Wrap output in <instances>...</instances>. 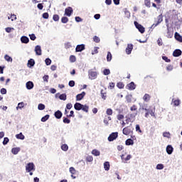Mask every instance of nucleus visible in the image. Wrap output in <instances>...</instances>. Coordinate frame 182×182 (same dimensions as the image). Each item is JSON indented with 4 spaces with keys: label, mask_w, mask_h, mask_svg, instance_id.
<instances>
[{
    "label": "nucleus",
    "mask_w": 182,
    "mask_h": 182,
    "mask_svg": "<svg viewBox=\"0 0 182 182\" xmlns=\"http://www.w3.org/2000/svg\"><path fill=\"white\" fill-rule=\"evenodd\" d=\"M182 55V51L180 49H176L173 52V56L174 58H178L180 56H181Z\"/></svg>",
    "instance_id": "obj_13"
},
{
    "label": "nucleus",
    "mask_w": 182,
    "mask_h": 182,
    "mask_svg": "<svg viewBox=\"0 0 182 182\" xmlns=\"http://www.w3.org/2000/svg\"><path fill=\"white\" fill-rule=\"evenodd\" d=\"M8 143H9V138L4 137V141H3V145L6 146V144H8Z\"/></svg>",
    "instance_id": "obj_53"
},
{
    "label": "nucleus",
    "mask_w": 182,
    "mask_h": 182,
    "mask_svg": "<svg viewBox=\"0 0 182 182\" xmlns=\"http://www.w3.org/2000/svg\"><path fill=\"white\" fill-rule=\"evenodd\" d=\"M134 25L135 28L138 29L140 33H144V32H146V28H144V26H141V24L139 23V22L134 21Z\"/></svg>",
    "instance_id": "obj_1"
},
{
    "label": "nucleus",
    "mask_w": 182,
    "mask_h": 182,
    "mask_svg": "<svg viewBox=\"0 0 182 182\" xmlns=\"http://www.w3.org/2000/svg\"><path fill=\"white\" fill-rule=\"evenodd\" d=\"M58 99H60V100H66L68 99V95H66L65 93H63V94H60L59 96H58Z\"/></svg>",
    "instance_id": "obj_29"
},
{
    "label": "nucleus",
    "mask_w": 182,
    "mask_h": 182,
    "mask_svg": "<svg viewBox=\"0 0 182 182\" xmlns=\"http://www.w3.org/2000/svg\"><path fill=\"white\" fill-rule=\"evenodd\" d=\"M162 60L166 62V63H170V62H171V60H170L168 57L164 55L162 56Z\"/></svg>",
    "instance_id": "obj_51"
},
{
    "label": "nucleus",
    "mask_w": 182,
    "mask_h": 182,
    "mask_svg": "<svg viewBox=\"0 0 182 182\" xmlns=\"http://www.w3.org/2000/svg\"><path fill=\"white\" fill-rule=\"evenodd\" d=\"M64 45L65 49H70V48H72V44L70 43V42L65 43Z\"/></svg>",
    "instance_id": "obj_57"
},
{
    "label": "nucleus",
    "mask_w": 182,
    "mask_h": 182,
    "mask_svg": "<svg viewBox=\"0 0 182 182\" xmlns=\"http://www.w3.org/2000/svg\"><path fill=\"white\" fill-rule=\"evenodd\" d=\"M62 116H63V113H62V111L59 109L54 112V117H55V119H58V120L62 119Z\"/></svg>",
    "instance_id": "obj_9"
},
{
    "label": "nucleus",
    "mask_w": 182,
    "mask_h": 182,
    "mask_svg": "<svg viewBox=\"0 0 182 182\" xmlns=\"http://www.w3.org/2000/svg\"><path fill=\"white\" fill-rule=\"evenodd\" d=\"M25 106V104L23 102H19L18 104V107H16V110L18 109H23V107Z\"/></svg>",
    "instance_id": "obj_50"
},
{
    "label": "nucleus",
    "mask_w": 182,
    "mask_h": 182,
    "mask_svg": "<svg viewBox=\"0 0 182 182\" xmlns=\"http://www.w3.org/2000/svg\"><path fill=\"white\" fill-rule=\"evenodd\" d=\"M63 122L65 124H69L70 123V119H69V118H68V117H63Z\"/></svg>",
    "instance_id": "obj_35"
},
{
    "label": "nucleus",
    "mask_w": 182,
    "mask_h": 182,
    "mask_svg": "<svg viewBox=\"0 0 182 182\" xmlns=\"http://www.w3.org/2000/svg\"><path fill=\"white\" fill-rule=\"evenodd\" d=\"M122 133L125 136H129V134H130V133H133V131L132 130V129H130L129 127H125L123 129Z\"/></svg>",
    "instance_id": "obj_14"
},
{
    "label": "nucleus",
    "mask_w": 182,
    "mask_h": 182,
    "mask_svg": "<svg viewBox=\"0 0 182 182\" xmlns=\"http://www.w3.org/2000/svg\"><path fill=\"white\" fill-rule=\"evenodd\" d=\"M174 38L176 41L180 42V43H182V36L180 35V33H178V32H175Z\"/></svg>",
    "instance_id": "obj_15"
},
{
    "label": "nucleus",
    "mask_w": 182,
    "mask_h": 182,
    "mask_svg": "<svg viewBox=\"0 0 182 182\" xmlns=\"http://www.w3.org/2000/svg\"><path fill=\"white\" fill-rule=\"evenodd\" d=\"M4 59L6 60V62H12L13 60L12 57L9 56L8 54L4 55Z\"/></svg>",
    "instance_id": "obj_34"
},
{
    "label": "nucleus",
    "mask_w": 182,
    "mask_h": 182,
    "mask_svg": "<svg viewBox=\"0 0 182 182\" xmlns=\"http://www.w3.org/2000/svg\"><path fill=\"white\" fill-rule=\"evenodd\" d=\"M70 61H71L72 63L76 62V56L70 55Z\"/></svg>",
    "instance_id": "obj_63"
},
{
    "label": "nucleus",
    "mask_w": 182,
    "mask_h": 182,
    "mask_svg": "<svg viewBox=\"0 0 182 182\" xmlns=\"http://www.w3.org/2000/svg\"><path fill=\"white\" fill-rule=\"evenodd\" d=\"M16 139H18V140H25V135H23L22 132H20L19 134H16Z\"/></svg>",
    "instance_id": "obj_23"
},
{
    "label": "nucleus",
    "mask_w": 182,
    "mask_h": 182,
    "mask_svg": "<svg viewBox=\"0 0 182 182\" xmlns=\"http://www.w3.org/2000/svg\"><path fill=\"white\" fill-rule=\"evenodd\" d=\"M92 55H96L99 53V47H94V50L92 51Z\"/></svg>",
    "instance_id": "obj_45"
},
{
    "label": "nucleus",
    "mask_w": 182,
    "mask_h": 182,
    "mask_svg": "<svg viewBox=\"0 0 182 182\" xmlns=\"http://www.w3.org/2000/svg\"><path fill=\"white\" fill-rule=\"evenodd\" d=\"M35 170H36L35 164H33V162H29L26 166V172L35 171Z\"/></svg>",
    "instance_id": "obj_2"
},
{
    "label": "nucleus",
    "mask_w": 182,
    "mask_h": 182,
    "mask_svg": "<svg viewBox=\"0 0 182 182\" xmlns=\"http://www.w3.org/2000/svg\"><path fill=\"white\" fill-rule=\"evenodd\" d=\"M166 153L167 154H173V151H174V148H173V146L171 145H168L166 146Z\"/></svg>",
    "instance_id": "obj_17"
},
{
    "label": "nucleus",
    "mask_w": 182,
    "mask_h": 182,
    "mask_svg": "<svg viewBox=\"0 0 182 182\" xmlns=\"http://www.w3.org/2000/svg\"><path fill=\"white\" fill-rule=\"evenodd\" d=\"M144 5L147 8H150V6H151V3L150 2V0H144Z\"/></svg>",
    "instance_id": "obj_49"
},
{
    "label": "nucleus",
    "mask_w": 182,
    "mask_h": 182,
    "mask_svg": "<svg viewBox=\"0 0 182 182\" xmlns=\"http://www.w3.org/2000/svg\"><path fill=\"white\" fill-rule=\"evenodd\" d=\"M126 146H133L134 144V141L132 139H127L125 141Z\"/></svg>",
    "instance_id": "obj_26"
},
{
    "label": "nucleus",
    "mask_w": 182,
    "mask_h": 182,
    "mask_svg": "<svg viewBox=\"0 0 182 182\" xmlns=\"http://www.w3.org/2000/svg\"><path fill=\"white\" fill-rule=\"evenodd\" d=\"M60 149L63 150V151H68V150H69V146H68L66 144H63Z\"/></svg>",
    "instance_id": "obj_28"
},
{
    "label": "nucleus",
    "mask_w": 182,
    "mask_h": 182,
    "mask_svg": "<svg viewBox=\"0 0 182 182\" xmlns=\"http://www.w3.org/2000/svg\"><path fill=\"white\" fill-rule=\"evenodd\" d=\"M53 21H54L55 22H58L59 21V15L54 14L53 16Z\"/></svg>",
    "instance_id": "obj_55"
},
{
    "label": "nucleus",
    "mask_w": 182,
    "mask_h": 182,
    "mask_svg": "<svg viewBox=\"0 0 182 182\" xmlns=\"http://www.w3.org/2000/svg\"><path fill=\"white\" fill-rule=\"evenodd\" d=\"M93 41L95 42V43H99L100 42V38H99L97 36H95L93 37Z\"/></svg>",
    "instance_id": "obj_54"
},
{
    "label": "nucleus",
    "mask_w": 182,
    "mask_h": 182,
    "mask_svg": "<svg viewBox=\"0 0 182 182\" xmlns=\"http://www.w3.org/2000/svg\"><path fill=\"white\" fill-rule=\"evenodd\" d=\"M86 160L88 161V163H92V161H93V156H88L86 157Z\"/></svg>",
    "instance_id": "obj_61"
},
{
    "label": "nucleus",
    "mask_w": 182,
    "mask_h": 182,
    "mask_svg": "<svg viewBox=\"0 0 182 182\" xmlns=\"http://www.w3.org/2000/svg\"><path fill=\"white\" fill-rule=\"evenodd\" d=\"M70 173L72 174H76V169H75L73 166L69 168Z\"/></svg>",
    "instance_id": "obj_56"
},
{
    "label": "nucleus",
    "mask_w": 182,
    "mask_h": 182,
    "mask_svg": "<svg viewBox=\"0 0 182 182\" xmlns=\"http://www.w3.org/2000/svg\"><path fill=\"white\" fill-rule=\"evenodd\" d=\"M112 59H113V55H112V53H110V51H108L107 54V61L112 62Z\"/></svg>",
    "instance_id": "obj_27"
},
{
    "label": "nucleus",
    "mask_w": 182,
    "mask_h": 182,
    "mask_svg": "<svg viewBox=\"0 0 182 182\" xmlns=\"http://www.w3.org/2000/svg\"><path fill=\"white\" fill-rule=\"evenodd\" d=\"M82 104H81L80 102H75L74 105V109L79 112L82 110Z\"/></svg>",
    "instance_id": "obj_20"
},
{
    "label": "nucleus",
    "mask_w": 182,
    "mask_h": 182,
    "mask_svg": "<svg viewBox=\"0 0 182 182\" xmlns=\"http://www.w3.org/2000/svg\"><path fill=\"white\" fill-rule=\"evenodd\" d=\"M67 117H75V112L73 110H71L70 112V114L66 115Z\"/></svg>",
    "instance_id": "obj_62"
},
{
    "label": "nucleus",
    "mask_w": 182,
    "mask_h": 182,
    "mask_svg": "<svg viewBox=\"0 0 182 182\" xmlns=\"http://www.w3.org/2000/svg\"><path fill=\"white\" fill-rule=\"evenodd\" d=\"M102 73L105 76H109V75L110 74V70L109 68H105L102 71Z\"/></svg>",
    "instance_id": "obj_32"
},
{
    "label": "nucleus",
    "mask_w": 182,
    "mask_h": 182,
    "mask_svg": "<svg viewBox=\"0 0 182 182\" xmlns=\"http://www.w3.org/2000/svg\"><path fill=\"white\" fill-rule=\"evenodd\" d=\"M172 102H173L174 106H180V103H181V102L180 101L179 99L175 100H174V99H173Z\"/></svg>",
    "instance_id": "obj_37"
},
{
    "label": "nucleus",
    "mask_w": 182,
    "mask_h": 182,
    "mask_svg": "<svg viewBox=\"0 0 182 182\" xmlns=\"http://www.w3.org/2000/svg\"><path fill=\"white\" fill-rule=\"evenodd\" d=\"M43 19H49V13L46 12L42 14Z\"/></svg>",
    "instance_id": "obj_59"
},
{
    "label": "nucleus",
    "mask_w": 182,
    "mask_h": 182,
    "mask_svg": "<svg viewBox=\"0 0 182 182\" xmlns=\"http://www.w3.org/2000/svg\"><path fill=\"white\" fill-rule=\"evenodd\" d=\"M125 50H126L127 55H131L132 51L133 50V44L132 43L127 44V47Z\"/></svg>",
    "instance_id": "obj_12"
},
{
    "label": "nucleus",
    "mask_w": 182,
    "mask_h": 182,
    "mask_svg": "<svg viewBox=\"0 0 182 182\" xmlns=\"http://www.w3.org/2000/svg\"><path fill=\"white\" fill-rule=\"evenodd\" d=\"M106 114H107V116H112V114H113V109H112L111 108L107 109Z\"/></svg>",
    "instance_id": "obj_46"
},
{
    "label": "nucleus",
    "mask_w": 182,
    "mask_h": 182,
    "mask_svg": "<svg viewBox=\"0 0 182 182\" xmlns=\"http://www.w3.org/2000/svg\"><path fill=\"white\" fill-rule=\"evenodd\" d=\"M21 42L25 44L29 43V38L26 36H23L21 37Z\"/></svg>",
    "instance_id": "obj_18"
},
{
    "label": "nucleus",
    "mask_w": 182,
    "mask_h": 182,
    "mask_svg": "<svg viewBox=\"0 0 182 182\" xmlns=\"http://www.w3.org/2000/svg\"><path fill=\"white\" fill-rule=\"evenodd\" d=\"M35 85L33 84V82L28 81L26 83V87L28 90H32L33 89Z\"/></svg>",
    "instance_id": "obj_11"
},
{
    "label": "nucleus",
    "mask_w": 182,
    "mask_h": 182,
    "mask_svg": "<svg viewBox=\"0 0 182 182\" xmlns=\"http://www.w3.org/2000/svg\"><path fill=\"white\" fill-rule=\"evenodd\" d=\"M163 136L164 137H166V139H170L171 137V134H170V132H164Z\"/></svg>",
    "instance_id": "obj_44"
},
{
    "label": "nucleus",
    "mask_w": 182,
    "mask_h": 182,
    "mask_svg": "<svg viewBox=\"0 0 182 182\" xmlns=\"http://www.w3.org/2000/svg\"><path fill=\"white\" fill-rule=\"evenodd\" d=\"M86 96V92L85 91L82 92L80 94H77L76 95V101L77 102H80V100H83V97Z\"/></svg>",
    "instance_id": "obj_8"
},
{
    "label": "nucleus",
    "mask_w": 182,
    "mask_h": 182,
    "mask_svg": "<svg viewBox=\"0 0 182 182\" xmlns=\"http://www.w3.org/2000/svg\"><path fill=\"white\" fill-rule=\"evenodd\" d=\"M156 170H163L164 165L163 164H158L156 167Z\"/></svg>",
    "instance_id": "obj_41"
},
{
    "label": "nucleus",
    "mask_w": 182,
    "mask_h": 182,
    "mask_svg": "<svg viewBox=\"0 0 182 182\" xmlns=\"http://www.w3.org/2000/svg\"><path fill=\"white\" fill-rule=\"evenodd\" d=\"M19 151H21V149L19 147H14L11 149V153L12 154H14L15 156H16V154H18V153H19Z\"/></svg>",
    "instance_id": "obj_22"
},
{
    "label": "nucleus",
    "mask_w": 182,
    "mask_h": 182,
    "mask_svg": "<svg viewBox=\"0 0 182 182\" xmlns=\"http://www.w3.org/2000/svg\"><path fill=\"white\" fill-rule=\"evenodd\" d=\"M104 168L105 171H109L110 170V163L109 161H105L104 163Z\"/></svg>",
    "instance_id": "obj_24"
},
{
    "label": "nucleus",
    "mask_w": 182,
    "mask_h": 182,
    "mask_svg": "<svg viewBox=\"0 0 182 182\" xmlns=\"http://www.w3.org/2000/svg\"><path fill=\"white\" fill-rule=\"evenodd\" d=\"M88 76L89 79H90L91 80H94V79H96V77H97V73L96 71H92V70H89Z\"/></svg>",
    "instance_id": "obj_4"
},
{
    "label": "nucleus",
    "mask_w": 182,
    "mask_h": 182,
    "mask_svg": "<svg viewBox=\"0 0 182 182\" xmlns=\"http://www.w3.org/2000/svg\"><path fill=\"white\" fill-rule=\"evenodd\" d=\"M49 117H50V115L49 114H46L44 117H43L41 118V122H43V123H45V122H47V120H49Z\"/></svg>",
    "instance_id": "obj_33"
},
{
    "label": "nucleus",
    "mask_w": 182,
    "mask_h": 182,
    "mask_svg": "<svg viewBox=\"0 0 182 182\" xmlns=\"http://www.w3.org/2000/svg\"><path fill=\"white\" fill-rule=\"evenodd\" d=\"M75 19L76 22H82V21H83V19H82V18H80V16H75Z\"/></svg>",
    "instance_id": "obj_64"
},
{
    "label": "nucleus",
    "mask_w": 182,
    "mask_h": 182,
    "mask_svg": "<svg viewBox=\"0 0 182 182\" xmlns=\"http://www.w3.org/2000/svg\"><path fill=\"white\" fill-rule=\"evenodd\" d=\"M148 113H149L152 117H156V114H154V113H156V107H151Z\"/></svg>",
    "instance_id": "obj_21"
},
{
    "label": "nucleus",
    "mask_w": 182,
    "mask_h": 182,
    "mask_svg": "<svg viewBox=\"0 0 182 182\" xmlns=\"http://www.w3.org/2000/svg\"><path fill=\"white\" fill-rule=\"evenodd\" d=\"M75 85V80H70L68 82V85L70 86V87H74Z\"/></svg>",
    "instance_id": "obj_60"
},
{
    "label": "nucleus",
    "mask_w": 182,
    "mask_h": 182,
    "mask_svg": "<svg viewBox=\"0 0 182 182\" xmlns=\"http://www.w3.org/2000/svg\"><path fill=\"white\" fill-rule=\"evenodd\" d=\"M124 14H125L126 18H128V19L130 18V16H130V11H129L127 10V9H124Z\"/></svg>",
    "instance_id": "obj_40"
},
{
    "label": "nucleus",
    "mask_w": 182,
    "mask_h": 182,
    "mask_svg": "<svg viewBox=\"0 0 182 182\" xmlns=\"http://www.w3.org/2000/svg\"><path fill=\"white\" fill-rule=\"evenodd\" d=\"M127 87L129 90H134L136 89V84L134 82H131L127 85Z\"/></svg>",
    "instance_id": "obj_16"
},
{
    "label": "nucleus",
    "mask_w": 182,
    "mask_h": 182,
    "mask_svg": "<svg viewBox=\"0 0 182 182\" xmlns=\"http://www.w3.org/2000/svg\"><path fill=\"white\" fill-rule=\"evenodd\" d=\"M72 14H73V9L70 6L67 7L65 9V16H72Z\"/></svg>",
    "instance_id": "obj_7"
},
{
    "label": "nucleus",
    "mask_w": 182,
    "mask_h": 182,
    "mask_svg": "<svg viewBox=\"0 0 182 182\" xmlns=\"http://www.w3.org/2000/svg\"><path fill=\"white\" fill-rule=\"evenodd\" d=\"M6 32H7V33H11V32H12V31H15V28H12V27H7L5 28Z\"/></svg>",
    "instance_id": "obj_52"
},
{
    "label": "nucleus",
    "mask_w": 182,
    "mask_h": 182,
    "mask_svg": "<svg viewBox=\"0 0 182 182\" xmlns=\"http://www.w3.org/2000/svg\"><path fill=\"white\" fill-rule=\"evenodd\" d=\"M86 49V46L85 44H78L75 48V52H83Z\"/></svg>",
    "instance_id": "obj_6"
},
{
    "label": "nucleus",
    "mask_w": 182,
    "mask_h": 182,
    "mask_svg": "<svg viewBox=\"0 0 182 182\" xmlns=\"http://www.w3.org/2000/svg\"><path fill=\"white\" fill-rule=\"evenodd\" d=\"M61 22L62 23H68V22H69V18L66 16H63L61 18Z\"/></svg>",
    "instance_id": "obj_36"
},
{
    "label": "nucleus",
    "mask_w": 182,
    "mask_h": 182,
    "mask_svg": "<svg viewBox=\"0 0 182 182\" xmlns=\"http://www.w3.org/2000/svg\"><path fill=\"white\" fill-rule=\"evenodd\" d=\"M45 107H46V106H45V105L43 104V103H40V104H38V109L39 110H45Z\"/></svg>",
    "instance_id": "obj_42"
},
{
    "label": "nucleus",
    "mask_w": 182,
    "mask_h": 182,
    "mask_svg": "<svg viewBox=\"0 0 182 182\" xmlns=\"http://www.w3.org/2000/svg\"><path fill=\"white\" fill-rule=\"evenodd\" d=\"M29 38L31 41H36V36L35 35V33L30 34Z\"/></svg>",
    "instance_id": "obj_58"
},
{
    "label": "nucleus",
    "mask_w": 182,
    "mask_h": 182,
    "mask_svg": "<svg viewBox=\"0 0 182 182\" xmlns=\"http://www.w3.org/2000/svg\"><path fill=\"white\" fill-rule=\"evenodd\" d=\"M27 66L30 68H33L35 66V60H33V58H31L30 60H28Z\"/></svg>",
    "instance_id": "obj_19"
},
{
    "label": "nucleus",
    "mask_w": 182,
    "mask_h": 182,
    "mask_svg": "<svg viewBox=\"0 0 182 182\" xmlns=\"http://www.w3.org/2000/svg\"><path fill=\"white\" fill-rule=\"evenodd\" d=\"M92 154H93V156H95V157H97L98 156H100V151L97 149H93L92 151Z\"/></svg>",
    "instance_id": "obj_31"
},
{
    "label": "nucleus",
    "mask_w": 182,
    "mask_h": 182,
    "mask_svg": "<svg viewBox=\"0 0 182 182\" xmlns=\"http://www.w3.org/2000/svg\"><path fill=\"white\" fill-rule=\"evenodd\" d=\"M45 63L46 65V66H50V65L52 63V60H50V58H47L45 60Z\"/></svg>",
    "instance_id": "obj_39"
},
{
    "label": "nucleus",
    "mask_w": 182,
    "mask_h": 182,
    "mask_svg": "<svg viewBox=\"0 0 182 182\" xmlns=\"http://www.w3.org/2000/svg\"><path fill=\"white\" fill-rule=\"evenodd\" d=\"M117 137H119V132H112L108 136V141H114V140H116Z\"/></svg>",
    "instance_id": "obj_5"
},
{
    "label": "nucleus",
    "mask_w": 182,
    "mask_h": 182,
    "mask_svg": "<svg viewBox=\"0 0 182 182\" xmlns=\"http://www.w3.org/2000/svg\"><path fill=\"white\" fill-rule=\"evenodd\" d=\"M117 87H118V89H124V84H123V82H119L117 83Z\"/></svg>",
    "instance_id": "obj_38"
},
{
    "label": "nucleus",
    "mask_w": 182,
    "mask_h": 182,
    "mask_svg": "<svg viewBox=\"0 0 182 182\" xmlns=\"http://www.w3.org/2000/svg\"><path fill=\"white\" fill-rule=\"evenodd\" d=\"M151 96L149 94H145L143 97V100H144L145 102H149L150 99H151Z\"/></svg>",
    "instance_id": "obj_30"
},
{
    "label": "nucleus",
    "mask_w": 182,
    "mask_h": 182,
    "mask_svg": "<svg viewBox=\"0 0 182 182\" xmlns=\"http://www.w3.org/2000/svg\"><path fill=\"white\" fill-rule=\"evenodd\" d=\"M166 37H168V38H173V31H171L170 30H167Z\"/></svg>",
    "instance_id": "obj_43"
},
{
    "label": "nucleus",
    "mask_w": 182,
    "mask_h": 182,
    "mask_svg": "<svg viewBox=\"0 0 182 182\" xmlns=\"http://www.w3.org/2000/svg\"><path fill=\"white\" fill-rule=\"evenodd\" d=\"M100 95H101L102 99H103L104 100H106V95H106V92H105L104 90H101Z\"/></svg>",
    "instance_id": "obj_47"
},
{
    "label": "nucleus",
    "mask_w": 182,
    "mask_h": 182,
    "mask_svg": "<svg viewBox=\"0 0 182 182\" xmlns=\"http://www.w3.org/2000/svg\"><path fill=\"white\" fill-rule=\"evenodd\" d=\"M81 110H82V112H85V113H88L89 112V105L82 104V105L81 107Z\"/></svg>",
    "instance_id": "obj_25"
},
{
    "label": "nucleus",
    "mask_w": 182,
    "mask_h": 182,
    "mask_svg": "<svg viewBox=\"0 0 182 182\" xmlns=\"http://www.w3.org/2000/svg\"><path fill=\"white\" fill-rule=\"evenodd\" d=\"M157 19V22L156 23L152 24L151 26L150 27V29H154L156 26H159V25H160V23L163 22V15L161 14L158 16Z\"/></svg>",
    "instance_id": "obj_3"
},
{
    "label": "nucleus",
    "mask_w": 182,
    "mask_h": 182,
    "mask_svg": "<svg viewBox=\"0 0 182 182\" xmlns=\"http://www.w3.org/2000/svg\"><path fill=\"white\" fill-rule=\"evenodd\" d=\"M35 52H36V55L37 56H41L42 55V48L41 47V46L38 45L35 47Z\"/></svg>",
    "instance_id": "obj_10"
},
{
    "label": "nucleus",
    "mask_w": 182,
    "mask_h": 182,
    "mask_svg": "<svg viewBox=\"0 0 182 182\" xmlns=\"http://www.w3.org/2000/svg\"><path fill=\"white\" fill-rule=\"evenodd\" d=\"M132 95H127L126 96V100H127V103H131L132 102Z\"/></svg>",
    "instance_id": "obj_48"
}]
</instances>
